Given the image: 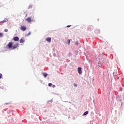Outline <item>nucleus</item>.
Masks as SVG:
<instances>
[{"instance_id":"1","label":"nucleus","mask_w":124,"mask_h":124,"mask_svg":"<svg viewBox=\"0 0 124 124\" xmlns=\"http://www.w3.org/2000/svg\"><path fill=\"white\" fill-rule=\"evenodd\" d=\"M13 42H10L7 44L6 47L8 49H10V50H14L15 49H17L19 47V44L16 43L15 45H13Z\"/></svg>"},{"instance_id":"2","label":"nucleus","mask_w":124,"mask_h":124,"mask_svg":"<svg viewBox=\"0 0 124 124\" xmlns=\"http://www.w3.org/2000/svg\"><path fill=\"white\" fill-rule=\"evenodd\" d=\"M20 30L21 31H25L27 30V27H26V26H22V25H21Z\"/></svg>"},{"instance_id":"3","label":"nucleus","mask_w":124,"mask_h":124,"mask_svg":"<svg viewBox=\"0 0 124 124\" xmlns=\"http://www.w3.org/2000/svg\"><path fill=\"white\" fill-rule=\"evenodd\" d=\"M51 40H52V38L51 37H47L46 39V41H47V42H49V43H51Z\"/></svg>"},{"instance_id":"4","label":"nucleus","mask_w":124,"mask_h":124,"mask_svg":"<svg viewBox=\"0 0 124 124\" xmlns=\"http://www.w3.org/2000/svg\"><path fill=\"white\" fill-rule=\"evenodd\" d=\"M78 70L79 74H81L82 73V68L81 67H78Z\"/></svg>"},{"instance_id":"5","label":"nucleus","mask_w":124,"mask_h":124,"mask_svg":"<svg viewBox=\"0 0 124 124\" xmlns=\"http://www.w3.org/2000/svg\"><path fill=\"white\" fill-rule=\"evenodd\" d=\"M26 21H27V22H29V23H31V18L30 17L26 18Z\"/></svg>"},{"instance_id":"6","label":"nucleus","mask_w":124,"mask_h":124,"mask_svg":"<svg viewBox=\"0 0 124 124\" xmlns=\"http://www.w3.org/2000/svg\"><path fill=\"white\" fill-rule=\"evenodd\" d=\"M13 40H14V41H19V37H15L13 38Z\"/></svg>"},{"instance_id":"7","label":"nucleus","mask_w":124,"mask_h":124,"mask_svg":"<svg viewBox=\"0 0 124 124\" xmlns=\"http://www.w3.org/2000/svg\"><path fill=\"white\" fill-rule=\"evenodd\" d=\"M89 31H92V30H93V26H91L88 27Z\"/></svg>"},{"instance_id":"8","label":"nucleus","mask_w":124,"mask_h":124,"mask_svg":"<svg viewBox=\"0 0 124 124\" xmlns=\"http://www.w3.org/2000/svg\"><path fill=\"white\" fill-rule=\"evenodd\" d=\"M20 43H24L25 42V40L23 39V38H21L19 41Z\"/></svg>"},{"instance_id":"9","label":"nucleus","mask_w":124,"mask_h":124,"mask_svg":"<svg viewBox=\"0 0 124 124\" xmlns=\"http://www.w3.org/2000/svg\"><path fill=\"white\" fill-rule=\"evenodd\" d=\"M89 114V111H85L84 113H83V115L84 116H86V115H88Z\"/></svg>"},{"instance_id":"10","label":"nucleus","mask_w":124,"mask_h":124,"mask_svg":"<svg viewBox=\"0 0 124 124\" xmlns=\"http://www.w3.org/2000/svg\"><path fill=\"white\" fill-rule=\"evenodd\" d=\"M43 74L45 78H46V77H47V76H48V74H46V73H43Z\"/></svg>"},{"instance_id":"11","label":"nucleus","mask_w":124,"mask_h":124,"mask_svg":"<svg viewBox=\"0 0 124 124\" xmlns=\"http://www.w3.org/2000/svg\"><path fill=\"white\" fill-rule=\"evenodd\" d=\"M3 35V34H2V33H0V37H2Z\"/></svg>"},{"instance_id":"12","label":"nucleus","mask_w":124,"mask_h":124,"mask_svg":"<svg viewBox=\"0 0 124 124\" xmlns=\"http://www.w3.org/2000/svg\"><path fill=\"white\" fill-rule=\"evenodd\" d=\"M67 42L68 43V45H69V44H70V40H68Z\"/></svg>"},{"instance_id":"13","label":"nucleus","mask_w":124,"mask_h":124,"mask_svg":"<svg viewBox=\"0 0 124 124\" xmlns=\"http://www.w3.org/2000/svg\"><path fill=\"white\" fill-rule=\"evenodd\" d=\"M48 86L52 87V83H48Z\"/></svg>"},{"instance_id":"14","label":"nucleus","mask_w":124,"mask_h":124,"mask_svg":"<svg viewBox=\"0 0 124 124\" xmlns=\"http://www.w3.org/2000/svg\"><path fill=\"white\" fill-rule=\"evenodd\" d=\"M4 31H5V32H7V31H8V30L6 29L4 30Z\"/></svg>"},{"instance_id":"15","label":"nucleus","mask_w":124,"mask_h":124,"mask_svg":"<svg viewBox=\"0 0 124 124\" xmlns=\"http://www.w3.org/2000/svg\"><path fill=\"white\" fill-rule=\"evenodd\" d=\"M75 44H76V45H78V44H79L78 41L76 42Z\"/></svg>"},{"instance_id":"16","label":"nucleus","mask_w":124,"mask_h":124,"mask_svg":"<svg viewBox=\"0 0 124 124\" xmlns=\"http://www.w3.org/2000/svg\"><path fill=\"white\" fill-rule=\"evenodd\" d=\"M32 7V5H29V8H31Z\"/></svg>"},{"instance_id":"17","label":"nucleus","mask_w":124,"mask_h":124,"mask_svg":"<svg viewBox=\"0 0 124 124\" xmlns=\"http://www.w3.org/2000/svg\"><path fill=\"white\" fill-rule=\"evenodd\" d=\"M31 32H29L28 34H27V36H29V35H31Z\"/></svg>"},{"instance_id":"18","label":"nucleus","mask_w":124,"mask_h":124,"mask_svg":"<svg viewBox=\"0 0 124 124\" xmlns=\"http://www.w3.org/2000/svg\"><path fill=\"white\" fill-rule=\"evenodd\" d=\"M1 77H2V74H0V79H1Z\"/></svg>"},{"instance_id":"19","label":"nucleus","mask_w":124,"mask_h":124,"mask_svg":"<svg viewBox=\"0 0 124 124\" xmlns=\"http://www.w3.org/2000/svg\"><path fill=\"white\" fill-rule=\"evenodd\" d=\"M73 85L75 86V87H77V84L74 83Z\"/></svg>"},{"instance_id":"20","label":"nucleus","mask_w":124,"mask_h":124,"mask_svg":"<svg viewBox=\"0 0 124 124\" xmlns=\"http://www.w3.org/2000/svg\"><path fill=\"white\" fill-rule=\"evenodd\" d=\"M70 27H71V25H68V26H67V28H70Z\"/></svg>"},{"instance_id":"21","label":"nucleus","mask_w":124,"mask_h":124,"mask_svg":"<svg viewBox=\"0 0 124 124\" xmlns=\"http://www.w3.org/2000/svg\"><path fill=\"white\" fill-rule=\"evenodd\" d=\"M52 87H53V88H55V87H56V86L55 85H53Z\"/></svg>"}]
</instances>
